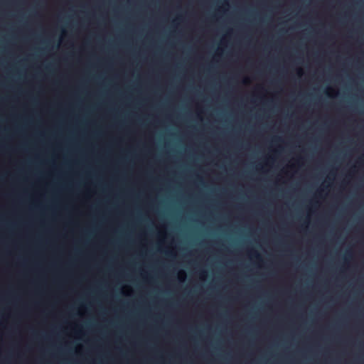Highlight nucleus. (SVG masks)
<instances>
[{"instance_id":"nucleus-2","label":"nucleus","mask_w":364,"mask_h":364,"mask_svg":"<svg viewBox=\"0 0 364 364\" xmlns=\"http://www.w3.org/2000/svg\"><path fill=\"white\" fill-rule=\"evenodd\" d=\"M181 274L183 275V277L184 278V277L186 276V274L184 272H181Z\"/></svg>"},{"instance_id":"nucleus-1","label":"nucleus","mask_w":364,"mask_h":364,"mask_svg":"<svg viewBox=\"0 0 364 364\" xmlns=\"http://www.w3.org/2000/svg\"><path fill=\"white\" fill-rule=\"evenodd\" d=\"M251 255L252 257H256L257 259L259 258V255L255 250L251 252Z\"/></svg>"},{"instance_id":"nucleus-3","label":"nucleus","mask_w":364,"mask_h":364,"mask_svg":"<svg viewBox=\"0 0 364 364\" xmlns=\"http://www.w3.org/2000/svg\"><path fill=\"white\" fill-rule=\"evenodd\" d=\"M280 140H281V139H280V138H276V139H275V141H280Z\"/></svg>"},{"instance_id":"nucleus-4","label":"nucleus","mask_w":364,"mask_h":364,"mask_svg":"<svg viewBox=\"0 0 364 364\" xmlns=\"http://www.w3.org/2000/svg\"><path fill=\"white\" fill-rule=\"evenodd\" d=\"M363 160V157L360 158V161H362Z\"/></svg>"}]
</instances>
